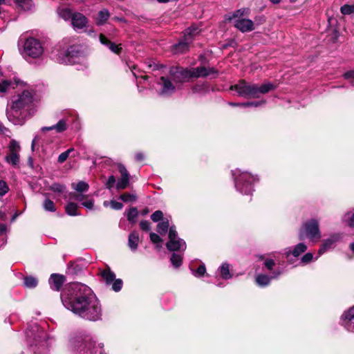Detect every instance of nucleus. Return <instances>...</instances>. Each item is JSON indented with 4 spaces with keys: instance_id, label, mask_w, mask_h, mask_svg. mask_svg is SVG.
Segmentation results:
<instances>
[{
    "instance_id": "a878e982",
    "label": "nucleus",
    "mask_w": 354,
    "mask_h": 354,
    "mask_svg": "<svg viewBox=\"0 0 354 354\" xmlns=\"http://www.w3.org/2000/svg\"><path fill=\"white\" fill-rule=\"evenodd\" d=\"M139 243V234L138 232L133 231L129 235L128 246L132 251H136Z\"/></svg>"
},
{
    "instance_id": "6ab92c4d",
    "label": "nucleus",
    "mask_w": 354,
    "mask_h": 354,
    "mask_svg": "<svg viewBox=\"0 0 354 354\" xmlns=\"http://www.w3.org/2000/svg\"><path fill=\"white\" fill-rule=\"evenodd\" d=\"M281 273L282 271L277 269L274 270L270 276L263 274H258L256 277V282L259 286H266L270 284L271 279H277Z\"/></svg>"
},
{
    "instance_id": "a19ab883",
    "label": "nucleus",
    "mask_w": 354,
    "mask_h": 354,
    "mask_svg": "<svg viewBox=\"0 0 354 354\" xmlns=\"http://www.w3.org/2000/svg\"><path fill=\"white\" fill-rule=\"evenodd\" d=\"M50 190H51L54 192L63 194V193H65L66 186L64 185L59 184V183H53L50 187Z\"/></svg>"
},
{
    "instance_id": "f03ea898",
    "label": "nucleus",
    "mask_w": 354,
    "mask_h": 354,
    "mask_svg": "<svg viewBox=\"0 0 354 354\" xmlns=\"http://www.w3.org/2000/svg\"><path fill=\"white\" fill-rule=\"evenodd\" d=\"M34 96L33 91L28 90L13 96L11 105L6 110L8 120L15 125H22L34 109Z\"/></svg>"
},
{
    "instance_id": "7ed1b4c3",
    "label": "nucleus",
    "mask_w": 354,
    "mask_h": 354,
    "mask_svg": "<svg viewBox=\"0 0 354 354\" xmlns=\"http://www.w3.org/2000/svg\"><path fill=\"white\" fill-rule=\"evenodd\" d=\"M87 55L80 45H71L67 46L66 40L53 47L50 53V57L59 64H80L81 66H87Z\"/></svg>"
},
{
    "instance_id": "72a5a7b5",
    "label": "nucleus",
    "mask_w": 354,
    "mask_h": 354,
    "mask_svg": "<svg viewBox=\"0 0 354 354\" xmlns=\"http://www.w3.org/2000/svg\"><path fill=\"white\" fill-rule=\"evenodd\" d=\"M15 3L24 10H30L32 6V0H14Z\"/></svg>"
},
{
    "instance_id": "7c9ffc66",
    "label": "nucleus",
    "mask_w": 354,
    "mask_h": 354,
    "mask_svg": "<svg viewBox=\"0 0 354 354\" xmlns=\"http://www.w3.org/2000/svg\"><path fill=\"white\" fill-rule=\"evenodd\" d=\"M169 220L164 218L161 222L157 225V231L160 234H165L168 230L170 229Z\"/></svg>"
},
{
    "instance_id": "9b49d317",
    "label": "nucleus",
    "mask_w": 354,
    "mask_h": 354,
    "mask_svg": "<svg viewBox=\"0 0 354 354\" xmlns=\"http://www.w3.org/2000/svg\"><path fill=\"white\" fill-rule=\"evenodd\" d=\"M170 251L184 252L187 245L185 241L179 238L175 226H171L169 230V241L166 244Z\"/></svg>"
},
{
    "instance_id": "49530a36",
    "label": "nucleus",
    "mask_w": 354,
    "mask_h": 354,
    "mask_svg": "<svg viewBox=\"0 0 354 354\" xmlns=\"http://www.w3.org/2000/svg\"><path fill=\"white\" fill-rule=\"evenodd\" d=\"M206 268L205 264H201L196 270H192V274L196 277H201L205 274Z\"/></svg>"
},
{
    "instance_id": "aec40b11",
    "label": "nucleus",
    "mask_w": 354,
    "mask_h": 354,
    "mask_svg": "<svg viewBox=\"0 0 354 354\" xmlns=\"http://www.w3.org/2000/svg\"><path fill=\"white\" fill-rule=\"evenodd\" d=\"M234 26L242 32H250L254 29V22L246 18L236 19Z\"/></svg>"
},
{
    "instance_id": "a211bd4d",
    "label": "nucleus",
    "mask_w": 354,
    "mask_h": 354,
    "mask_svg": "<svg viewBox=\"0 0 354 354\" xmlns=\"http://www.w3.org/2000/svg\"><path fill=\"white\" fill-rule=\"evenodd\" d=\"M118 167L119 172L121 174V178L118 180V181L115 184V187H116V189L118 190L124 189L129 186V181H130V175H129L128 171L127 170L126 167H124V165L120 163V164H118Z\"/></svg>"
},
{
    "instance_id": "5fc2aeb1",
    "label": "nucleus",
    "mask_w": 354,
    "mask_h": 354,
    "mask_svg": "<svg viewBox=\"0 0 354 354\" xmlns=\"http://www.w3.org/2000/svg\"><path fill=\"white\" fill-rule=\"evenodd\" d=\"M8 191V187L3 180H0V196L5 195Z\"/></svg>"
},
{
    "instance_id": "680f3d73",
    "label": "nucleus",
    "mask_w": 354,
    "mask_h": 354,
    "mask_svg": "<svg viewBox=\"0 0 354 354\" xmlns=\"http://www.w3.org/2000/svg\"><path fill=\"white\" fill-rule=\"evenodd\" d=\"M144 158H145V156L142 152H138L135 155V159L136 161H138V162L142 161L144 160Z\"/></svg>"
},
{
    "instance_id": "0eeeda50",
    "label": "nucleus",
    "mask_w": 354,
    "mask_h": 354,
    "mask_svg": "<svg viewBox=\"0 0 354 354\" xmlns=\"http://www.w3.org/2000/svg\"><path fill=\"white\" fill-rule=\"evenodd\" d=\"M232 174L236 190L242 194H252L254 191L253 184L259 181L258 177L239 169L232 171Z\"/></svg>"
},
{
    "instance_id": "4be33fe9",
    "label": "nucleus",
    "mask_w": 354,
    "mask_h": 354,
    "mask_svg": "<svg viewBox=\"0 0 354 354\" xmlns=\"http://www.w3.org/2000/svg\"><path fill=\"white\" fill-rule=\"evenodd\" d=\"M65 281L64 276L59 274H52L49 279L50 288L55 290L59 291Z\"/></svg>"
},
{
    "instance_id": "e433bc0d",
    "label": "nucleus",
    "mask_w": 354,
    "mask_h": 354,
    "mask_svg": "<svg viewBox=\"0 0 354 354\" xmlns=\"http://www.w3.org/2000/svg\"><path fill=\"white\" fill-rule=\"evenodd\" d=\"M43 208L46 212H55L56 207L53 201L49 198H46L43 203Z\"/></svg>"
},
{
    "instance_id": "bb28decb",
    "label": "nucleus",
    "mask_w": 354,
    "mask_h": 354,
    "mask_svg": "<svg viewBox=\"0 0 354 354\" xmlns=\"http://www.w3.org/2000/svg\"><path fill=\"white\" fill-rule=\"evenodd\" d=\"M248 10L239 9L232 13L225 15V19L228 21H236V19H243V16L247 14Z\"/></svg>"
},
{
    "instance_id": "052dcab7",
    "label": "nucleus",
    "mask_w": 354,
    "mask_h": 354,
    "mask_svg": "<svg viewBox=\"0 0 354 354\" xmlns=\"http://www.w3.org/2000/svg\"><path fill=\"white\" fill-rule=\"evenodd\" d=\"M140 229L143 231L148 232L151 229L150 223L147 221H142L140 223Z\"/></svg>"
},
{
    "instance_id": "39448f33",
    "label": "nucleus",
    "mask_w": 354,
    "mask_h": 354,
    "mask_svg": "<svg viewBox=\"0 0 354 354\" xmlns=\"http://www.w3.org/2000/svg\"><path fill=\"white\" fill-rule=\"evenodd\" d=\"M275 86L267 82L260 86L247 82L244 80H239L236 84L231 86L230 89L235 91L237 95L247 98H258L262 94L268 93L274 90Z\"/></svg>"
},
{
    "instance_id": "473e14b6",
    "label": "nucleus",
    "mask_w": 354,
    "mask_h": 354,
    "mask_svg": "<svg viewBox=\"0 0 354 354\" xmlns=\"http://www.w3.org/2000/svg\"><path fill=\"white\" fill-rule=\"evenodd\" d=\"M68 196L69 197L70 200L80 201L82 203L83 201H84L88 197V195H85L83 193H80V192H78V193L70 192L68 194V195H65L64 198H66Z\"/></svg>"
},
{
    "instance_id": "de8ad7c7",
    "label": "nucleus",
    "mask_w": 354,
    "mask_h": 354,
    "mask_svg": "<svg viewBox=\"0 0 354 354\" xmlns=\"http://www.w3.org/2000/svg\"><path fill=\"white\" fill-rule=\"evenodd\" d=\"M313 259V254L310 252L305 254L301 259L299 265H306L311 262Z\"/></svg>"
},
{
    "instance_id": "603ef678",
    "label": "nucleus",
    "mask_w": 354,
    "mask_h": 354,
    "mask_svg": "<svg viewBox=\"0 0 354 354\" xmlns=\"http://www.w3.org/2000/svg\"><path fill=\"white\" fill-rule=\"evenodd\" d=\"M344 221L349 226L354 227V212L345 214Z\"/></svg>"
},
{
    "instance_id": "1a4fd4ad",
    "label": "nucleus",
    "mask_w": 354,
    "mask_h": 354,
    "mask_svg": "<svg viewBox=\"0 0 354 354\" xmlns=\"http://www.w3.org/2000/svg\"><path fill=\"white\" fill-rule=\"evenodd\" d=\"M299 236L300 240H303L304 237H307L310 240L319 239L321 232L319 221L315 218H311L306 221L300 230Z\"/></svg>"
},
{
    "instance_id": "09e8293b",
    "label": "nucleus",
    "mask_w": 354,
    "mask_h": 354,
    "mask_svg": "<svg viewBox=\"0 0 354 354\" xmlns=\"http://www.w3.org/2000/svg\"><path fill=\"white\" fill-rule=\"evenodd\" d=\"M151 219L153 222H158L163 220V213L160 210H156L151 215Z\"/></svg>"
},
{
    "instance_id": "864d4df0",
    "label": "nucleus",
    "mask_w": 354,
    "mask_h": 354,
    "mask_svg": "<svg viewBox=\"0 0 354 354\" xmlns=\"http://www.w3.org/2000/svg\"><path fill=\"white\" fill-rule=\"evenodd\" d=\"M82 205L88 209H92L94 206V201L93 198H88V197L82 203Z\"/></svg>"
},
{
    "instance_id": "338daca9",
    "label": "nucleus",
    "mask_w": 354,
    "mask_h": 354,
    "mask_svg": "<svg viewBox=\"0 0 354 354\" xmlns=\"http://www.w3.org/2000/svg\"><path fill=\"white\" fill-rule=\"evenodd\" d=\"M149 209L147 208H146L145 209H144L142 211V215H146V214H147L149 213Z\"/></svg>"
},
{
    "instance_id": "37998d69",
    "label": "nucleus",
    "mask_w": 354,
    "mask_h": 354,
    "mask_svg": "<svg viewBox=\"0 0 354 354\" xmlns=\"http://www.w3.org/2000/svg\"><path fill=\"white\" fill-rule=\"evenodd\" d=\"M266 100H261V101H258V102H243V103H241L240 105L241 106V107H250V106H254V107H257V106H262V105H264L266 104Z\"/></svg>"
},
{
    "instance_id": "bf43d9fd",
    "label": "nucleus",
    "mask_w": 354,
    "mask_h": 354,
    "mask_svg": "<svg viewBox=\"0 0 354 354\" xmlns=\"http://www.w3.org/2000/svg\"><path fill=\"white\" fill-rule=\"evenodd\" d=\"M344 77L346 80H351V83L354 86V70L345 73L344 74Z\"/></svg>"
},
{
    "instance_id": "774afa93",
    "label": "nucleus",
    "mask_w": 354,
    "mask_h": 354,
    "mask_svg": "<svg viewBox=\"0 0 354 354\" xmlns=\"http://www.w3.org/2000/svg\"><path fill=\"white\" fill-rule=\"evenodd\" d=\"M350 248L351 250L353 251V252L354 253V242L352 243L351 245H350Z\"/></svg>"
},
{
    "instance_id": "9d476101",
    "label": "nucleus",
    "mask_w": 354,
    "mask_h": 354,
    "mask_svg": "<svg viewBox=\"0 0 354 354\" xmlns=\"http://www.w3.org/2000/svg\"><path fill=\"white\" fill-rule=\"evenodd\" d=\"M198 32V28L194 26L186 30L183 38L178 43L173 46L172 51L174 53H184L187 52L194 39V37Z\"/></svg>"
},
{
    "instance_id": "b1692460",
    "label": "nucleus",
    "mask_w": 354,
    "mask_h": 354,
    "mask_svg": "<svg viewBox=\"0 0 354 354\" xmlns=\"http://www.w3.org/2000/svg\"><path fill=\"white\" fill-rule=\"evenodd\" d=\"M100 41L102 44L107 46L111 51L113 53L119 55L122 50V47L120 45L115 44L113 42H111L107 37H106L104 35H100Z\"/></svg>"
},
{
    "instance_id": "a18cd8bd",
    "label": "nucleus",
    "mask_w": 354,
    "mask_h": 354,
    "mask_svg": "<svg viewBox=\"0 0 354 354\" xmlns=\"http://www.w3.org/2000/svg\"><path fill=\"white\" fill-rule=\"evenodd\" d=\"M150 240L152 243L157 244V248H161V243L162 242V239L160 237L159 235L154 232L150 233Z\"/></svg>"
},
{
    "instance_id": "4c0bfd02",
    "label": "nucleus",
    "mask_w": 354,
    "mask_h": 354,
    "mask_svg": "<svg viewBox=\"0 0 354 354\" xmlns=\"http://www.w3.org/2000/svg\"><path fill=\"white\" fill-rule=\"evenodd\" d=\"M58 14L64 20H69L72 19V16L73 13L72 12L71 10L67 8H62L59 10Z\"/></svg>"
},
{
    "instance_id": "f257e3e1",
    "label": "nucleus",
    "mask_w": 354,
    "mask_h": 354,
    "mask_svg": "<svg viewBox=\"0 0 354 354\" xmlns=\"http://www.w3.org/2000/svg\"><path fill=\"white\" fill-rule=\"evenodd\" d=\"M61 300L66 308L83 319L97 321L101 318L100 301L84 283L73 282L66 285L61 293Z\"/></svg>"
},
{
    "instance_id": "c9c22d12",
    "label": "nucleus",
    "mask_w": 354,
    "mask_h": 354,
    "mask_svg": "<svg viewBox=\"0 0 354 354\" xmlns=\"http://www.w3.org/2000/svg\"><path fill=\"white\" fill-rule=\"evenodd\" d=\"M138 215V212L136 207H131L127 213V220L131 223H135L136 222V218Z\"/></svg>"
},
{
    "instance_id": "f704fd0d",
    "label": "nucleus",
    "mask_w": 354,
    "mask_h": 354,
    "mask_svg": "<svg viewBox=\"0 0 354 354\" xmlns=\"http://www.w3.org/2000/svg\"><path fill=\"white\" fill-rule=\"evenodd\" d=\"M77 205L75 203H68L65 207L66 212L70 216H77L80 214L77 212Z\"/></svg>"
},
{
    "instance_id": "423d86ee",
    "label": "nucleus",
    "mask_w": 354,
    "mask_h": 354,
    "mask_svg": "<svg viewBox=\"0 0 354 354\" xmlns=\"http://www.w3.org/2000/svg\"><path fill=\"white\" fill-rule=\"evenodd\" d=\"M70 349L73 354H102L103 344L96 345L90 335H77L71 339Z\"/></svg>"
},
{
    "instance_id": "2f4dec72",
    "label": "nucleus",
    "mask_w": 354,
    "mask_h": 354,
    "mask_svg": "<svg viewBox=\"0 0 354 354\" xmlns=\"http://www.w3.org/2000/svg\"><path fill=\"white\" fill-rule=\"evenodd\" d=\"M71 187L77 192L84 193L88 190L89 185L84 181H79L77 183H72Z\"/></svg>"
},
{
    "instance_id": "5701e85b",
    "label": "nucleus",
    "mask_w": 354,
    "mask_h": 354,
    "mask_svg": "<svg viewBox=\"0 0 354 354\" xmlns=\"http://www.w3.org/2000/svg\"><path fill=\"white\" fill-rule=\"evenodd\" d=\"M71 23L74 28L82 29L86 26L87 19L81 13L74 12L72 16Z\"/></svg>"
},
{
    "instance_id": "6e6d98bb",
    "label": "nucleus",
    "mask_w": 354,
    "mask_h": 354,
    "mask_svg": "<svg viewBox=\"0 0 354 354\" xmlns=\"http://www.w3.org/2000/svg\"><path fill=\"white\" fill-rule=\"evenodd\" d=\"M264 266L268 270L271 271L275 266V262L273 259H266L264 262Z\"/></svg>"
},
{
    "instance_id": "13d9d810",
    "label": "nucleus",
    "mask_w": 354,
    "mask_h": 354,
    "mask_svg": "<svg viewBox=\"0 0 354 354\" xmlns=\"http://www.w3.org/2000/svg\"><path fill=\"white\" fill-rule=\"evenodd\" d=\"M115 178L114 176L111 175L108 178V180L106 183V187L107 189H111L114 185L115 184Z\"/></svg>"
},
{
    "instance_id": "c03bdc74",
    "label": "nucleus",
    "mask_w": 354,
    "mask_h": 354,
    "mask_svg": "<svg viewBox=\"0 0 354 354\" xmlns=\"http://www.w3.org/2000/svg\"><path fill=\"white\" fill-rule=\"evenodd\" d=\"M119 198L125 203L135 201L137 198L135 194L129 193H124L120 195Z\"/></svg>"
},
{
    "instance_id": "f8f14e48",
    "label": "nucleus",
    "mask_w": 354,
    "mask_h": 354,
    "mask_svg": "<svg viewBox=\"0 0 354 354\" xmlns=\"http://www.w3.org/2000/svg\"><path fill=\"white\" fill-rule=\"evenodd\" d=\"M102 279L107 286L112 285V290L115 292H119L122 287L123 282L122 279H115V275L113 272L108 267L100 271Z\"/></svg>"
},
{
    "instance_id": "f3484780",
    "label": "nucleus",
    "mask_w": 354,
    "mask_h": 354,
    "mask_svg": "<svg viewBox=\"0 0 354 354\" xmlns=\"http://www.w3.org/2000/svg\"><path fill=\"white\" fill-rule=\"evenodd\" d=\"M341 324L348 331L354 332V306L342 315Z\"/></svg>"
},
{
    "instance_id": "4468645a",
    "label": "nucleus",
    "mask_w": 354,
    "mask_h": 354,
    "mask_svg": "<svg viewBox=\"0 0 354 354\" xmlns=\"http://www.w3.org/2000/svg\"><path fill=\"white\" fill-rule=\"evenodd\" d=\"M21 147L18 142L12 140L8 146V153L6 156L5 160L13 167H17L19 164V151Z\"/></svg>"
},
{
    "instance_id": "8fccbe9b",
    "label": "nucleus",
    "mask_w": 354,
    "mask_h": 354,
    "mask_svg": "<svg viewBox=\"0 0 354 354\" xmlns=\"http://www.w3.org/2000/svg\"><path fill=\"white\" fill-rule=\"evenodd\" d=\"M340 10L343 15H351L354 12V6L346 4L342 6Z\"/></svg>"
},
{
    "instance_id": "58836bf2",
    "label": "nucleus",
    "mask_w": 354,
    "mask_h": 354,
    "mask_svg": "<svg viewBox=\"0 0 354 354\" xmlns=\"http://www.w3.org/2000/svg\"><path fill=\"white\" fill-rule=\"evenodd\" d=\"M170 260L175 268H178L182 264L183 257L180 254L173 253Z\"/></svg>"
},
{
    "instance_id": "20e7f679",
    "label": "nucleus",
    "mask_w": 354,
    "mask_h": 354,
    "mask_svg": "<svg viewBox=\"0 0 354 354\" xmlns=\"http://www.w3.org/2000/svg\"><path fill=\"white\" fill-rule=\"evenodd\" d=\"M217 73V71L214 68L205 66H198L191 69L184 68L180 66H172L169 68V71L170 79L179 86L180 84L188 82L192 77H204L207 76L216 77Z\"/></svg>"
},
{
    "instance_id": "e2e57ef3",
    "label": "nucleus",
    "mask_w": 354,
    "mask_h": 354,
    "mask_svg": "<svg viewBox=\"0 0 354 354\" xmlns=\"http://www.w3.org/2000/svg\"><path fill=\"white\" fill-rule=\"evenodd\" d=\"M8 131V129L0 123V133L2 134H6Z\"/></svg>"
},
{
    "instance_id": "6e6552de",
    "label": "nucleus",
    "mask_w": 354,
    "mask_h": 354,
    "mask_svg": "<svg viewBox=\"0 0 354 354\" xmlns=\"http://www.w3.org/2000/svg\"><path fill=\"white\" fill-rule=\"evenodd\" d=\"M44 49L41 41L34 37L27 38L23 43L22 56L26 59L40 58Z\"/></svg>"
},
{
    "instance_id": "412c9836",
    "label": "nucleus",
    "mask_w": 354,
    "mask_h": 354,
    "mask_svg": "<svg viewBox=\"0 0 354 354\" xmlns=\"http://www.w3.org/2000/svg\"><path fill=\"white\" fill-rule=\"evenodd\" d=\"M340 239L341 235L339 234H334L331 235L328 239L324 240L319 250V255H322L330 248H331L333 244L338 241Z\"/></svg>"
},
{
    "instance_id": "c85d7f7f",
    "label": "nucleus",
    "mask_w": 354,
    "mask_h": 354,
    "mask_svg": "<svg viewBox=\"0 0 354 354\" xmlns=\"http://www.w3.org/2000/svg\"><path fill=\"white\" fill-rule=\"evenodd\" d=\"M110 13L108 10L103 9L98 12L96 18V24L98 26L103 25L109 18Z\"/></svg>"
},
{
    "instance_id": "ea45409f",
    "label": "nucleus",
    "mask_w": 354,
    "mask_h": 354,
    "mask_svg": "<svg viewBox=\"0 0 354 354\" xmlns=\"http://www.w3.org/2000/svg\"><path fill=\"white\" fill-rule=\"evenodd\" d=\"M24 286L29 288H32L37 286V280L33 277H26L24 280Z\"/></svg>"
},
{
    "instance_id": "2eb2a0df",
    "label": "nucleus",
    "mask_w": 354,
    "mask_h": 354,
    "mask_svg": "<svg viewBox=\"0 0 354 354\" xmlns=\"http://www.w3.org/2000/svg\"><path fill=\"white\" fill-rule=\"evenodd\" d=\"M171 79L169 77H161L158 84L160 86V94L163 96H170L175 93L176 88H179V86L173 84Z\"/></svg>"
},
{
    "instance_id": "4d7b16f0",
    "label": "nucleus",
    "mask_w": 354,
    "mask_h": 354,
    "mask_svg": "<svg viewBox=\"0 0 354 354\" xmlns=\"http://www.w3.org/2000/svg\"><path fill=\"white\" fill-rule=\"evenodd\" d=\"M110 205L112 209L116 210H120L123 207V204L122 203L114 200L110 201Z\"/></svg>"
},
{
    "instance_id": "3c124183",
    "label": "nucleus",
    "mask_w": 354,
    "mask_h": 354,
    "mask_svg": "<svg viewBox=\"0 0 354 354\" xmlns=\"http://www.w3.org/2000/svg\"><path fill=\"white\" fill-rule=\"evenodd\" d=\"M207 90L205 84H196L192 88V91L194 93H203Z\"/></svg>"
},
{
    "instance_id": "c756f323",
    "label": "nucleus",
    "mask_w": 354,
    "mask_h": 354,
    "mask_svg": "<svg viewBox=\"0 0 354 354\" xmlns=\"http://www.w3.org/2000/svg\"><path fill=\"white\" fill-rule=\"evenodd\" d=\"M17 85H18L17 82H13L10 80H2L0 82V93H5L10 89H14Z\"/></svg>"
},
{
    "instance_id": "393cba45",
    "label": "nucleus",
    "mask_w": 354,
    "mask_h": 354,
    "mask_svg": "<svg viewBox=\"0 0 354 354\" xmlns=\"http://www.w3.org/2000/svg\"><path fill=\"white\" fill-rule=\"evenodd\" d=\"M68 124L64 119L59 120V122L50 127H44L41 128L42 131L55 130L57 133H62L67 129Z\"/></svg>"
},
{
    "instance_id": "dca6fc26",
    "label": "nucleus",
    "mask_w": 354,
    "mask_h": 354,
    "mask_svg": "<svg viewBox=\"0 0 354 354\" xmlns=\"http://www.w3.org/2000/svg\"><path fill=\"white\" fill-rule=\"evenodd\" d=\"M307 250V246L304 243H299L296 245L292 250L290 248H287L283 250L282 254L287 259L290 263L293 261L290 257L292 255L294 257H298L302 253L305 252Z\"/></svg>"
},
{
    "instance_id": "69168bd1",
    "label": "nucleus",
    "mask_w": 354,
    "mask_h": 354,
    "mask_svg": "<svg viewBox=\"0 0 354 354\" xmlns=\"http://www.w3.org/2000/svg\"><path fill=\"white\" fill-rule=\"evenodd\" d=\"M36 140H37V137H35L32 141V149L34 150V147H35V142H36Z\"/></svg>"
},
{
    "instance_id": "ddd939ff",
    "label": "nucleus",
    "mask_w": 354,
    "mask_h": 354,
    "mask_svg": "<svg viewBox=\"0 0 354 354\" xmlns=\"http://www.w3.org/2000/svg\"><path fill=\"white\" fill-rule=\"evenodd\" d=\"M37 333L33 337V344L31 347L35 354H40V348L45 351L47 348V335L44 330H40L37 326H35Z\"/></svg>"
},
{
    "instance_id": "cd10ccee",
    "label": "nucleus",
    "mask_w": 354,
    "mask_h": 354,
    "mask_svg": "<svg viewBox=\"0 0 354 354\" xmlns=\"http://www.w3.org/2000/svg\"><path fill=\"white\" fill-rule=\"evenodd\" d=\"M218 272L221 277L223 279H229L232 277V274L230 272V264L223 263L218 268Z\"/></svg>"
},
{
    "instance_id": "0e129e2a",
    "label": "nucleus",
    "mask_w": 354,
    "mask_h": 354,
    "mask_svg": "<svg viewBox=\"0 0 354 354\" xmlns=\"http://www.w3.org/2000/svg\"><path fill=\"white\" fill-rule=\"evenodd\" d=\"M6 230V226L4 224H0V234L3 235Z\"/></svg>"
},
{
    "instance_id": "79ce46f5",
    "label": "nucleus",
    "mask_w": 354,
    "mask_h": 354,
    "mask_svg": "<svg viewBox=\"0 0 354 354\" xmlns=\"http://www.w3.org/2000/svg\"><path fill=\"white\" fill-rule=\"evenodd\" d=\"M73 151H74L73 148H70V149H67L66 151L59 154V156H58V159H57L58 162L59 163L64 162L67 160L68 156H70V153L71 152H73Z\"/></svg>"
}]
</instances>
